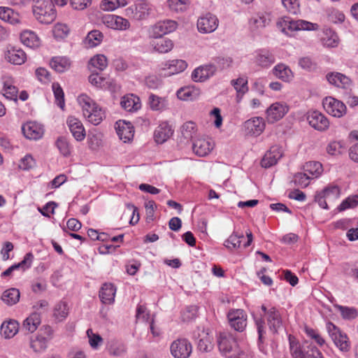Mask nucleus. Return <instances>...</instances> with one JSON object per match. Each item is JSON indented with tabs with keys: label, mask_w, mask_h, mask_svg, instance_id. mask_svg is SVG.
<instances>
[{
	"label": "nucleus",
	"mask_w": 358,
	"mask_h": 358,
	"mask_svg": "<svg viewBox=\"0 0 358 358\" xmlns=\"http://www.w3.org/2000/svg\"><path fill=\"white\" fill-rule=\"evenodd\" d=\"M266 320L270 331L274 334H278V330L282 326V320L281 315L276 308L272 307L268 310Z\"/></svg>",
	"instance_id": "obj_19"
},
{
	"label": "nucleus",
	"mask_w": 358,
	"mask_h": 358,
	"mask_svg": "<svg viewBox=\"0 0 358 358\" xmlns=\"http://www.w3.org/2000/svg\"><path fill=\"white\" fill-rule=\"evenodd\" d=\"M265 122L262 117H256L248 120V134L259 136L265 129Z\"/></svg>",
	"instance_id": "obj_26"
},
{
	"label": "nucleus",
	"mask_w": 358,
	"mask_h": 358,
	"mask_svg": "<svg viewBox=\"0 0 358 358\" xmlns=\"http://www.w3.org/2000/svg\"><path fill=\"white\" fill-rule=\"evenodd\" d=\"M21 42L28 48H36L40 45V39L35 32L25 30L20 34Z\"/></svg>",
	"instance_id": "obj_35"
},
{
	"label": "nucleus",
	"mask_w": 358,
	"mask_h": 358,
	"mask_svg": "<svg viewBox=\"0 0 358 358\" xmlns=\"http://www.w3.org/2000/svg\"><path fill=\"white\" fill-rule=\"evenodd\" d=\"M327 329L333 342L341 351L348 352L350 350V343L346 334L342 333L336 325L330 322L327 324Z\"/></svg>",
	"instance_id": "obj_5"
},
{
	"label": "nucleus",
	"mask_w": 358,
	"mask_h": 358,
	"mask_svg": "<svg viewBox=\"0 0 358 358\" xmlns=\"http://www.w3.org/2000/svg\"><path fill=\"white\" fill-rule=\"evenodd\" d=\"M306 333L308 337L313 340L320 346H322L325 344L324 338L317 330L311 328H306Z\"/></svg>",
	"instance_id": "obj_63"
},
{
	"label": "nucleus",
	"mask_w": 358,
	"mask_h": 358,
	"mask_svg": "<svg viewBox=\"0 0 358 358\" xmlns=\"http://www.w3.org/2000/svg\"><path fill=\"white\" fill-rule=\"evenodd\" d=\"M20 297V290L17 288H10L5 290L1 295V300L8 306L16 304Z\"/></svg>",
	"instance_id": "obj_39"
},
{
	"label": "nucleus",
	"mask_w": 358,
	"mask_h": 358,
	"mask_svg": "<svg viewBox=\"0 0 358 358\" xmlns=\"http://www.w3.org/2000/svg\"><path fill=\"white\" fill-rule=\"evenodd\" d=\"M127 4L126 0H103L101 3V8L104 10H113Z\"/></svg>",
	"instance_id": "obj_54"
},
{
	"label": "nucleus",
	"mask_w": 358,
	"mask_h": 358,
	"mask_svg": "<svg viewBox=\"0 0 358 358\" xmlns=\"http://www.w3.org/2000/svg\"><path fill=\"white\" fill-rule=\"evenodd\" d=\"M199 95V90L192 87L180 88L177 92V96L181 100H194Z\"/></svg>",
	"instance_id": "obj_45"
},
{
	"label": "nucleus",
	"mask_w": 358,
	"mask_h": 358,
	"mask_svg": "<svg viewBox=\"0 0 358 358\" xmlns=\"http://www.w3.org/2000/svg\"><path fill=\"white\" fill-rule=\"evenodd\" d=\"M6 57L10 63L15 65H21L27 59L26 53L22 50L16 48L8 50Z\"/></svg>",
	"instance_id": "obj_32"
},
{
	"label": "nucleus",
	"mask_w": 358,
	"mask_h": 358,
	"mask_svg": "<svg viewBox=\"0 0 358 358\" xmlns=\"http://www.w3.org/2000/svg\"><path fill=\"white\" fill-rule=\"evenodd\" d=\"M120 105L128 112L136 111L141 106L140 99L132 94L124 96L120 101Z\"/></svg>",
	"instance_id": "obj_27"
},
{
	"label": "nucleus",
	"mask_w": 358,
	"mask_h": 358,
	"mask_svg": "<svg viewBox=\"0 0 358 358\" xmlns=\"http://www.w3.org/2000/svg\"><path fill=\"white\" fill-rule=\"evenodd\" d=\"M289 350L293 358H307L313 345L306 343L300 344L291 335L289 336Z\"/></svg>",
	"instance_id": "obj_12"
},
{
	"label": "nucleus",
	"mask_w": 358,
	"mask_h": 358,
	"mask_svg": "<svg viewBox=\"0 0 358 358\" xmlns=\"http://www.w3.org/2000/svg\"><path fill=\"white\" fill-rule=\"evenodd\" d=\"M92 110L90 111L85 118L92 124L98 125L105 118V111L98 105L96 106V108H93Z\"/></svg>",
	"instance_id": "obj_42"
},
{
	"label": "nucleus",
	"mask_w": 358,
	"mask_h": 358,
	"mask_svg": "<svg viewBox=\"0 0 358 358\" xmlns=\"http://www.w3.org/2000/svg\"><path fill=\"white\" fill-rule=\"evenodd\" d=\"M103 34L99 30H92L88 33L85 38V43L88 48H94L101 43Z\"/></svg>",
	"instance_id": "obj_46"
},
{
	"label": "nucleus",
	"mask_w": 358,
	"mask_h": 358,
	"mask_svg": "<svg viewBox=\"0 0 358 358\" xmlns=\"http://www.w3.org/2000/svg\"><path fill=\"white\" fill-rule=\"evenodd\" d=\"M148 104L151 110L162 111L168 108L169 102L166 97L159 96L151 93L148 96Z\"/></svg>",
	"instance_id": "obj_29"
},
{
	"label": "nucleus",
	"mask_w": 358,
	"mask_h": 358,
	"mask_svg": "<svg viewBox=\"0 0 358 358\" xmlns=\"http://www.w3.org/2000/svg\"><path fill=\"white\" fill-rule=\"evenodd\" d=\"M33 13L42 24H50L56 18V10L52 0H34Z\"/></svg>",
	"instance_id": "obj_1"
},
{
	"label": "nucleus",
	"mask_w": 358,
	"mask_h": 358,
	"mask_svg": "<svg viewBox=\"0 0 358 358\" xmlns=\"http://www.w3.org/2000/svg\"><path fill=\"white\" fill-rule=\"evenodd\" d=\"M151 45L155 51L159 53H166L173 49V43L169 38H160L152 41Z\"/></svg>",
	"instance_id": "obj_38"
},
{
	"label": "nucleus",
	"mask_w": 358,
	"mask_h": 358,
	"mask_svg": "<svg viewBox=\"0 0 358 358\" xmlns=\"http://www.w3.org/2000/svg\"><path fill=\"white\" fill-rule=\"evenodd\" d=\"M173 134V130L171 127L166 124L163 123L160 124L155 131L154 137L157 143H163Z\"/></svg>",
	"instance_id": "obj_34"
},
{
	"label": "nucleus",
	"mask_w": 358,
	"mask_h": 358,
	"mask_svg": "<svg viewBox=\"0 0 358 358\" xmlns=\"http://www.w3.org/2000/svg\"><path fill=\"white\" fill-rule=\"evenodd\" d=\"M50 66L56 72L63 73L70 68L71 62L66 57H54L50 62Z\"/></svg>",
	"instance_id": "obj_36"
},
{
	"label": "nucleus",
	"mask_w": 358,
	"mask_h": 358,
	"mask_svg": "<svg viewBox=\"0 0 358 358\" xmlns=\"http://www.w3.org/2000/svg\"><path fill=\"white\" fill-rule=\"evenodd\" d=\"M343 270L345 275L358 279V262L352 265L348 263L343 264Z\"/></svg>",
	"instance_id": "obj_60"
},
{
	"label": "nucleus",
	"mask_w": 358,
	"mask_h": 358,
	"mask_svg": "<svg viewBox=\"0 0 358 358\" xmlns=\"http://www.w3.org/2000/svg\"><path fill=\"white\" fill-rule=\"evenodd\" d=\"M182 136L187 141L194 138L196 134V125L193 122H187L180 128Z\"/></svg>",
	"instance_id": "obj_49"
},
{
	"label": "nucleus",
	"mask_w": 358,
	"mask_h": 358,
	"mask_svg": "<svg viewBox=\"0 0 358 358\" xmlns=\"http://www.w3.org/2000/svg\"><path fill=\"white\" fill-rule=\"evenodd\" d=\"M3 96L9 99L16 101L17 97V88L13 85L9 81H5L3 83Z\"/></svg>",
	"instance_id": "obj_53"
},
{
	"label": "nucleus",
	"mask_w": 358,
	"mask_h": 358,
	"mask_svg": "<svg viewBox=\"0 0 358 358\" xmlns=\"http://www.w3.org/2000/svg\"><path fill=\"white\" fill-rule=\"evenodd\" d=\"M306 120L310 127L320 131L327 130L329 127L328 118L317 110L308 112Z\"/></svg>",
	"instance_id": "obj_8"
},
{
	"label": "nucleus",
	"mask_w": 358,
	"mask_h": 358,
	"mask_svg": "<svg viewBox=\"0 0 358 358\" xmlns=\"http://www.w3.org/2000/svg\"><path fill=\"white\" fill-rule=\"evenodd\" d=\"M277 27L286 35H290L292 32L297 30H316L318 28V25L302 20L294 21L290 20L288 17H284L277 22Z\"/></svg>",
	"instance_id": "obj_2"
},
{
	"label": "nucleus",
	"mask_w": 358,
	"mask_h": 358,
	"mask_svg": "<svg viewBox=\"0 0 358 358\" xmlns=\"http://www.w3.org/2000/svg\"><path fill=\"white\" fill-rule=\"evenodd\" d=\"M19 327V323L15 320L3 322L1 326V334L5 338H11L18 332Z\"/></svg>",
	"instance_id": "obj_30"
},
{
	"label": "nucleus",
	"mask_w": 358,
	"mask_h": 358,
	"mask_svg": "<svg viewBox=\"0 0 358 358\" xmlns=\"http://www.w3.org/2000/svg\"><path fill=\"white\" fill-rule=\"evenodd\" d=\"M115 286L113 283L106 282L99 291V298L103 303L112 304L115 301Z\"/></svg>",
	"instance_id": "obj_25"
},
{
	"label": "nucleus",
	"mask_w": 358,
	"mask_h": 358,
	"mask_svg": "<svg viewBox=\"0 0 358 358\" xmlns=\"http://www.w3.org/2000/svg\"><path fill=\"white\" fill-rule=\"evenodd\" d=\"M34 259V255L32 253L29 252L25 255L24 259L19 263L15 264L8 268L6 271H4L1 273L2 277H8L10 276L12 273L16 270H21L22 271H24L29 268L31 266L32 262Z\"/></svg>",
	"instance_id": "obj_20"
},
{
	"label": "nucleus",
	"mask_w": 358,
	"mask_h": 358,
	"mask_svg": "<svg viewBox=\"0 0 358 358\" xmlns=\"http://www.w3.org/2000/svg\"><path fill=\"white\" fill-rule=\"evenodd\" d=\"M69 314L68 304L65 301H60L55 307L54 316L59 321L65 319Z\"/></svg>",
	"instance_id": "obj_50"
},
{
	"label": "nucleus",
	"mask_w": 358,
	"mask_h": 358,
	"mask_svg": "<svg viewBox=\"0 0 358 358\" xmlns=\"http://www.w3.org/2000/svg\"><path fill=\"white\" fill-rule=\"evenodd\" d=\"M273 75L284 82H289L294 76L289 67L285 64L280 63L272 70Z\"/></svg>",
	"instance_id": "obj_33"
},
{
	"label": "nucleus",
	"mask_w": 358,
	"mask_h": 358,
	"mask_svg": "<svg viewBox=\"0 0 358 358\" xmlns=\"http://www.w3.org/2000/svg\"><path fill=\"white\" fill-rule=\"evenodd\" d=\"M214 144L209 139L199 138L192 144L193 152L199 157L208 155L213 149Z\"/></svg>",
	"instance_id": "obj_21"
},
{
	"label": "nucleus",
	"mask_w": 358,
	"mask_h": 358,
	"mask_svg": "<svg viewBox=\"0 0 358 358\" xmlns=\"http://www.w3.org/2000/svg\"><path fill=\"white\" fill-rule=\"evenodd\" d=\"M48 339L41 335L31 337L29 341V346L34 352L41 353L48 348Z\"/></svg>",
	"instance_id": "obj_40"
},
{
	"label": "nucleus",
	"mask_w": 358,
	"mask_h": 358,
	"mask_svg": "<svg viewBox=\"0 0 358 358\" xmlns=\"http://www.w3.org/2000/svg\"><path fill=\"white\" fill-rule=\"evenodd\" d=\"M231 85L236 91V101L240 102L246 93V79L238 78L231 80Z\"/></svg>",
	"instance_id": "obj_47"
},
{
	"label": "nucleus",
	"mask_w": 358,
	"mask_h": 358,
	"mask_svg": "<svg viewBox=\"0 0 358 358\" xmlns=\"http://www.w3.org/2000/svg\"><path fill=\"white\" fill-rule=\"evenodd\" d=\"M178 27V23L175 20H161L151 25L148 29V36L150 38L157 39L162 38L163 36L174 31Z\"/></svg>",
	"instance_id": "obj_4"
},
{
	"label": "nucleus",
	"mask_w": 358,
	"mask_h": 358,
	"mask_svg": "<svg viewBox=\"0 0 358 358\" xmlns=\"http://www.w3.org/2000/svg\"><path fill=\"white\" fill-rule=\"evenodd\" d=\"M144 83L147 87L152 90H157L162 87V80L156 75H149L145 78Z\"/></svg>",
	"instance_id": "obj_57"
},
{
	"label": "nucleus",
	"mask_w": 358,
	"mask_h": 358,
	"mask_svg": "<svg viewBox=\"0 0 358 358\" xmlns=\"http://www.w3.org/2000/svg\"><path fill=\"white\" fill-rule=\"evenodd\" d=\"M251 59L257 65L264 68L270 66L275 60L274 55L269 50L266 49L256 50L252 54V58Z\"/></svg>",
	"instance_id": "obj_15"
},
{
	"label": "nucleus",
	"mask_w": 358,
	"mask_h": 358,
	"mask_svg": "<svg viewBox=\"0 0 358 358\" xmlns=\"http://www.w3.org/2000/svg\"><path fill=\"white\" fill-rule=\"evenodd\" d=\"M229 323L237 331H243L246 327V315L242 309L230 310L227 314Z\"/></svg>",
	"instance_id": "obj_10"
},
{
	"label": "nucleus",
	"mask_w": 358,
	"mask_h": 358,
	"mask_svg": "<svg viewBox=\"0 0 358 358\" xmlns=\"http://www.w3.org/2000/svg\"><path fill=\"white\" fill-rule=\"evenodd\" d=\"M322 105L327 113L336 117H343L347 111L346 106L342 101L331 96L324 98Z\"/></svg>",
	"instance_id": "obj_6"
},
{
	"label": "nucleus",
	"mask_w": 358,
	"mask_h": 358,
	"mask_svg": "<svg viewBox=\"0 0 358 358\" xmlns=\"http://www.w3.org/2000/svg\"><path fill=\"white\" fill-rule=\"evenodd\" d=\"M328 82L338 87L349 90L352 86L351 80L341 73H329L327 75Z\"/></svg>",
	"instance_id": "obj_24"
},
{
	"label": "nucleus",
	"mask_w": 358,
	"mask_h": 358,
	"mask_svg": "<svg viewBox=\"0 0 358 358\" xmlns=\"http://www.w3.org/2000/svg\"><path fill=\"white\" fill-rule=\"evenodd\" d=\"M271 21L270 14L268 13H262L259 14L257 16L251 18L250 20V25L252 29H259L265 27Z\"/></svg>",
	"instance_id": "obj_44"
},
{
	"label": "nucleus",
	"mask_w": 358,
	"mask_h": 358,
	"mask_svg": "<svg viewBox=\"0 0 358 358\" xmlns=\"http://www.w3.org/2000/svg\"><path fill=\"white\" fill-rule=\"evenodd\" d=\"M217 71L215 64H208L196 68L192 73V79L194 82H204L212 77Z\"/></svg>",
	"instance_id": "obj_11"
},
{
	"label": "nucleus",
	"mask_w": 358,
	"mask_h": 358,
	"mask_svg": "<svg viewBox=\"0 0 358 358\" xmlns=\"http://www.w3.org/2000/svg\"><path fill=\"white\" fill-rule=\"evenodd\" d=\"M192 350L191 343L185 338L177 339L171 345V352L175 358H188Z\"/></svg>",
	"instance_id": "obj_9"
},
{
	"label": "nucleus",
	"mask_w": 358,
	"mask_h": 358,
	"mask_svg": "<svg viewBox=\"0 0 358 358\" xmlns=\"http://www.w3.org/2000/svg\"><path fill=\"white\" fill-rule=\"evenodd\" d=\"M187 64L182 59H173L166 62L162 70L165 71V76H171L182 72L186 69Z\"/></svg>",
	"instance_id": "obj_22"
},
{
	"label": "nucleus",
	"mask_w": 358,
	"mask_h": 358,
	"mask_svg": "<svg viewBox=\"0 0 358 358\" xmlns=\"http://www.w3.org/2000/svg\"><path fill=\"white\" fill-rule=\"evenodd\" d=\"M78 101L83 108V113L85 117L90 111H92L93 108H96V103L88 96L87 94H81L78 97Z\"/></svg>",
	"instance_id": "obj_41"
},
{
	"label": "nucleus",
	"mask_w": 358,
	"mask_h": 358,
	"mask_svg": "<svg viewBox=\"0 0 358 358\" xmlns=\"http://www.w3.org/2000/svg\"><path fill=\"white\" fill-rule=\"evenodd\" d=\"M52 91L57 103V105L63 109L64 107V94L62 88L57 83H53L52 85Z\"/></svg>",
	"instance_id": "obj_56"
},
{
	"label": "nucleus",
	"mask_w": 358,
	"mask_h": 358,
	"mask_svg": "<svg viewBox=\"0 0 358 358\" xmlns=\"http://www.w3.org/2000/svg\"><path fill=\"white\" fill-rule=\"evenodd\" d=\"M303 171L310 176L311 179L318 178L323 172V167L320 162L311 161L306 162L303 167Z\"/></svg>",
	"instance_id": "obj_37"
},
{
	"label": "nucleus",
	"mask_w": 358,
	"mask_h": 358,
	"mask_svg": "<svg viewBox=\"0 0 358 358\" xmlns=\"http://www.w3.org/2000/svg\"><path fill=\"white\" fill-rule=\"evenodd\" d=\"M282 157V151L281 148L278 145H273L265 153L261 162L262 166L266 169L270 168L276 164Z\"/></svg>",
	"instance_id": "obj_18"
},
{
	"label": "nucleus",
	"mask_w": 358,
	"mask_h": 358,
	"mask_svg": "<svg viewBox=\"0 0 358 358\" xmlns=\"http://www.w3.org/2000/svg\"><path fill=\"white\" fill-rule=\"evenodd\" d=\"M53 35L56 38H64L69 33V29L65 24L57 23L53 28Z\"/></svg>",
	"instance_id": "obj_58"
},
{
	"label": "nucleus",
	"mask_w": 358,
	"mask_h": 358,
	"mask_svg": "<svg viewBox=\"0 0 358 358\" xmlns=\"http://www.w3.org/2000/svg\"><path fill=\"white\" fill-rule=\"evenodd\" d=\"M116 127L117 134L124 143L130 141L134 135V127L130 122L125 121H120L117 122Z\"/></svg>",
	"instance_id": "obj_23"
},
{
	"label": "nucleus",
	"mask_w": 358,
	"mask_h": 358,
	"mask_svg": "<svg viewBox=\"0 0 358 358\" xmlns=\"http://www.w3.org/2000/svg\"><path fill=\"white\" fill-rule=\"evenodd\" d=\"M255 322L257 327L258 333L257 346L261 352L264 355H268V351L264 344V337L266 331L264 330V320L262 317H255Z\"/></svg>",
	"instance_id": "obj_28"
},
{
	"label": "nucleus",
	"mask_w": 358,
	"mask_h": 358,
	"mask_svg": "<svg viewBox=\"0 0 358 358\" xmlns=\"http://www.w3.org/2000/svg\"><path fill=\"white\" fill-rule=\"evenodd\" d=\"M310 176L303 171V173H296L294 176L292 182H294L296 186L304 188L310 184Z\"/></svg>",
	"instance_id": "obj_51"
},
{
	"label": "nucleus",
	"mask_w": 358,
	"mask_h": 358,
	"mask_svg": "<svg viewBox=\"0 0 358 358\" xmlns=\"http://www.w3.org/2000/svg\"><path fill=\"white\" fill-rule=\"evenodd\" d=\"M358 204V195L349 196L342 201L338 207L340 211L345 210L348 208H354Z\"/></svg>",
	"instance_id": "obj_62"
},
{
	"label": "nucleus",
	"mask_w": 358,
	"mask_h": 358,
	"mask_svg": "<svg viewBox=\"0 0 358 358\" xmlns=\"http://www.w3.org/2000/svg\"><path fill=\"white\" fill-rule=\"evenodd\" d=\"M243 239L244 236L243 235L237 236L236 234H232L225 241L224 246L229 250L238 248L241 247Z\"/></svg>",
	"instance_id": "obj_55"
},
{
	"label": "nucleus",
	"mask_w": 358,
	"mask_h": 358,
	"mask_svg": "<svg viewBox=\"0 0 358 358\" xmlns=\"http://www.w3.org/2000/svg\"><path fill=\"white\" fill-rule=\"evenodd\" d=\"M336 308L340 311L342 317L344 319H354L357 315V312L355 308H350L347 306H343L340 305H336Z\"/></svg>",
	"instance_id": "obj_59"
},
{
	"label": "nucleus",
	"mask_w": 358,
	"mask_h": 358,
	"mask_svg": "<svg viewBox=\"0 0 358 358\" xmlns=\"http://www.w3.org/2000/svg\"><path fill=\"white\" fill-rule=\"evenodd\" d=\"M103 22L108 27L117 30H126L130 26V24L127 19L111 14L104 15L103 17Z\"/></svg>",
	"instance_id": "obj_17"
},
{
	"label": "nucleus",
	"mask_w": 358,
	"mask_h": 358,
	"mask_svg": "<svg viewBox=\"0 0 358 358\" xmlns=\"http://www.w3.org/2000/svg\"><path fill=\"white\" fill-rule=\"evenodd\" d=\"M219 24L215 15L208 13L201 16L197 20V29L200 33L210 34L215 31Z\"/></svg>",
	"instance_id": "obj_7"
},
{
	"label": "nucleus",
	"mask_w": 358,
	"mask_h": 358,
	"mask_svg": "<svg viewBox=\"0 0 358 358\" xmlns=\"http://www.w3.org/2000/svg\"><path fill=\"white\" fill-rule=\"evenodd\" d=\"M108 350L109 354L115 357H121L127 351L125 345L118 342H111L108 347Z\"/></svg>",
	"instance_id": "obj_52"
},
{
	"label": "nucleus",
	"mask_w": 358,
	"mask_h": 358,
	"mask_svg": "<svg viewBox=\"0 0 358 358\" xmlns=\"http://www.w3.org/2000/svg\"><path fill=\"white\" fill-rule=\"evenodd\" d=\"M151 4L147 0H134V3L124 10V15L136 21L145 20L151 12Z\"/></svg>",
	"instance_id": "obj_3"
},
{
	"label": "nucleus",
	"mask_w": 358,
	"mask_h": 358,
	"mask_svg": "<svg viewBox=\"0 0 358 358\" xmlns=\"http://www.w3.org/2000/svg\"><path fill=\"white\" fill-rule=\"evenodd\" d=\"M56 145L64 156L66 157L71 154V146L65 138H58L56 141Z\"/></svg>",
	"instance_id": "obj_61"
},
{
	"label": "nucleus",
	"mask_w": 358,
	"mask_h": 358,
	"mask_svg": "<svg viewBox=\"0 0 358 358\" xmlns=\"http://www.w3.org/2000/svg\"><path fill=\"white\" fill-rule=\"evenodd\" d=\"M288 107L282 103L275 102L266 110V118L270 123H274L282 119L288 112Z\"/></svg>",
	"instance_id": "obj_13"
},
{
	"label": "nucleus",
	"mask_w": 358,
	"mask_h": 358,
	"mask_svg": "<svg viewBox=\"0 0 358 358\" xmlns=\"http://www.w3.org/2000/svg\"><path fill=\"white\" fill-rule=\"evenodd\" d=\"M66 124L72 136L77 141H82L85 139L86 136L85 129L79 119L70 116L66 120Z\"/></svg>",
	"instance_id": "obj_14"
},
{
	"label": "nucleus",
	"mask_w": 358,
	"mask_h": 358,
	"mask_svg": "<svg viewBox=\"0 0 358 358\" xmlns=\"http://www.w3.org/2000/svg\"><path fill=\"white\" fill-rule=\"evenodd\" d=\"M24 136L30 140L40 139L44 134L43 127L36 122H29L22 127Z\"/></svg>",
	"instance_id": "obj_16"
},
{
	"label": "nucleus",
	"mask_w": 358,
	"mask_h": 358,
	"mask_svg": "<svg viewBox=\"0 0 358 358\" xmlns=\"http://www.w3.org/2000/svg\"><path fill=\"white\" fill-rule=\"evenodd\" d=\"M36 162L33 157L30 155H27L20 160L19 167L22 170L28 171L34 168Z\"/></svg>",
	"instance_id": "obj_64"
},
{
	"label": "nucleus",
	"mask_w": 358,
	"mask_h": 358,
	"mask_svg": "<svg viewBox=\"0 0 358 358\" xmlns=\"http://www.w3.org/2000/svg\"><path fill=\"white\" fill-rule=\"evenodd\" d=\"M41 322V318L40 314L34 313L23 321L22 331L33 333L37 329Z\"/></svg>",
	"instance_id": "obj_31"
},
{
	"label": "nucleus",
	"mask_w": 358,
	"mask_h": 358,
	"mask_svg": "<svg viewBox=\"0 0 358 358\" xmlns=\"http://www.w3.org/2000/svg\"><path fill=\"white\" fill-rule=\"evenodd\" d=\"M89 65L92 71H94L92 68L101 71L107 67L108 60L105 55H96L90 59Z\"/></svg>",
	"instance_id": "obj_43"
},
{
	"label": "nucleus",
	"mask_w": 358,
	"mask_h": 358,
	"mask_svg": "<svg viewBox=\"0 0 358 358\" xmlns=\"http://www.w3.org/2000/svg\"><path fill=\"white\" fill-rule=\"evenodd\" d=\"M213 338L210 336L208 333L203 332V336L199 338L198 342V350L202 352H208L213 350Z\"/></svg>",
	"instance_id": "obj_48"
}]
</instances>
